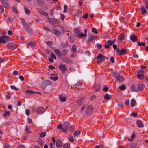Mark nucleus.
<instances>
[{"label": "nucleus", "mask_w": 148, "mask_h": 148, "mask_svg": "<svg viewBox=\"0 0 148 148\" xmlns=\"http://www.w3.org/2000/svg\"><path fill=\"white\" fill-rule=\"evenodd\" d=\"M10 112L9 111H6L3 114V116L5 117H7L10 115Z\"/></svg>", "instance_id": "obj_34"}, {"label": "nucleus", "mask_w": 148, "mask_h": 148, "mask_svg": "<svg viewBox=\"0 0 148 148\" xmlns=\"http://www.w3.org/2000/svg\"><path fill=\"white\" fill-rule=\"evenodd\" d=\"M23 9L25 13L27 14H29L31 13L30 10L27 8V7L25 6L23 7Z\"/></svg>", "instance_id": "obj_22"}, {"label": "nucleus", "mask_w": 148, "mask_h": 148, "mask_svg": "<svg viewBox=\"0 0 148 148\" xmlns=\"http://www.w3.org/2000/svg\"><path fill=\"white\" fill-rule=\"evenodd\" d=\"M96 47L99 49H100L102 47V45L97 43L96 44Z\"/></svg>", "instance_id": "obj_47"}, {"label": "nucleus", "mask_w": 148, "mask_h": 148, "mask_svg": "<svg viewBox=\"0 0 148 148\" xmlns=\"http://www.w3.org/2000/svg\"><path fill=\"white\" fill-rule=\"evenodd\" d=\"M93 110V107L91 105H89L86 108L85 114L87 115H89L92 113Z\"/></svg>", "instance_id": "obj_2"}, {"label": "nucleus", "mask_w": 148, "mask_h": 148, "mask_svg": "<svg viewBox=\"0 0 148 148\" xmlns=\"http://www.w3.org/2000/svg\"><path fill=\"white\" fill-rule=\"evenodd\" d=\"M72 50L74 53H75L77 51V47L75 45H73L72 48Z\"/></svg>", "instance_id": "obj_37"}, {"label": "nucleus", "mask_w": 148, "mask_h": 148, "mask_svg": "<svg viewBox=\"0 0 148 148\" xmlns=\"http://www.w3.org/2000/svg\"><path fill=\"white\" fill-rule=\"evenodd\" d=\"M141 13L144 14L147 12V11L144 6H142L141 7Z\"/></svg>", "instance_id": "obj_32"}, {"label": "nucleus", "mask_w": 148, "mask_h": 148, "mask_svg": "<svg viewBox=\"0 0 148 148\" xmlns=\"http://www.w3.org/2000/svg\"><path fill=\"white\" fill-rule=\"evenodd\" d=\"M46 51L49 55H50L51 53H52V51L49 49H46Z\"/></svg>", "instance_id": "obj_60"}, {"label": "nucleus", "mask_w": 148, "mask_h": 148, "mask_svg": "<svg viewBox=\"0 0 148 148\" xmlns=\"http://www.w3.org/2000/svg\"><path fill=\"white\" fill-rule=\"evenodd\" d=\"M11 88L12 89H14L15 90H18L19 89L18 88H16L14 86H11Z\"/></svg>", "instance_id": "obj_58"}, {"label": "nucleus", "mask_w": 148, "mask_h": 148, "mask_svg": "<svg viewBox=\"0 0 148 148\" xmlns=\"http://www.w3.org/2000/svg\"><path fill=\"white\" fill-rule=\"evenodd\" d=\"M53 33L58 36H60L61 35V33L60 32L56 29H53L52 31Z\"/></svg>", "instance_id": "obj_14"}, {"label": "nucleus", "mask_w": 148, "mask_h": 148, "mask_svg": "<svg viewBox=\"0 0 148 148\" xmlns=\"http://www.w3.org/2000/svg\"><path fill=\"white\" fill-rule=\"evenodd\" d=\"M52 141L53 142V143L55 144L56 143V140L54 137H53L51 138Z\"/></svg>", "instance_id": "obj_62"}, {"label": "nucleus", "mask_w": 148, "mask_h": 148, "mask_svg": "<svg viewBox=\"0 0 148 148\" xmlns=\"http://www.w3.org/2000/svg\"><path fill=\"white\" fill-rule=\"evenodd\" d=\"M54 51L59 58H60L62 56V55L58 50L55 49Z\"/></svg>", "instance_id": "obj_23"}, {"label": "nucleus", "mask_w": 148, "mask_h": 148, "mask_svg": "<svg viewBox=\"0 0 148 148\" xmlns=\"http://www.w3.org/2000/svg\"><path fill=\"white\" fill-rule=\"evenodd\" d=\"M4 148H10V146H9V144H8L7 143L5 144L4 145Z\"/></svg>", "instance_id": "obj_64"}, {"label": "nucleus", "mask_w": 148, "mask_h": 148, "mask_svg": "<svg viewBox=\"0 0 148 148\" xmlns=\"http://www.w3.org/2000/svg\"><path fill=\"white\" fill-rule=\"evenodd\" d=\"M130 88L132 91H138L137 88L136 87L134 86V85H132V86Z\"/></svg>", "instance_id": "obj_36"}, {"label": "nucleus", "mask_w": 148, "mask_h": 148, "mask_svg": "<svg viewBox=\"0 0 148 148\" xmlns=\"http://www.w3.org/2000/svg\"><path fill=\"white\" fill-rule=\"evenodd\" d=\"M127 51L126 49L123 48H122L120 50L119 52V55H123L126 53Z\"/></svg>", "instance_id": "obj_25"}, {"label": "nucleus", "mask_w": 148, "mask_h": 148, "mask_svg": "<svg viewBox=\"0 0 148 148\" xmlns=\"http://www.w3.org/2000/svg\"><path fill=\"white\" fill-rule=\"evenodd\" d=\"M137 45H138L139 46H145L146 45V44L143 42H138V43Z\"/></svg>", "instance_id": "obj_48"}, {"label": "nucleus", "mask_w": 148, "mask_h": 148, "mask_svg": "<svg viewBox=\"0 0 148 148\" xmlns=\"http://www.w3.org/2000/svg\"><path fill=\"white\" fill-rule=\"evenodd\" d=\"M36 112L38 114H41L45 112V109L42 107H40L37 108Z\"/></svg>", "instance_id": "obj_9"}, {"label": "nucleus", "mask_w": 148, "mask_h": 148, "mask_svg": "<svg viewBox=\"0 0 148 148\" xmlns=\"http://www.w3.org/2000/svg\"><path fill=\"white\" fill-rule=\"evenodd\" d=\"M136 124L138 127L139 128L143 127L144 126L142 121L140 120H137V121Z\"/></svg>", "instance_id": "obj_18"}, {"label": "nucleus", "mask_w": 148, "mask_h": 148, "mask_svg": "<svg viewBox=\"0 0 148 148\" xmlns=\"http://www.w3.org/2000/svg\"><path fill=\"white\" fill-rule=\"evenodd\" d=\"M74 31L75 33L77 34H77H79V33L80 32L79 29L78 28H75L74 29Z\"/></svg>", "instance_id": "obj_41"}, {"label": "nucleus", "mask_w": 148, "mask_h": 148, "mask_svg": "<svg viewBox=\"0 0 148 148\" xmlns=\"http://www.w3.org/2000/svg\"><path fill=\"white\" fill-rule=\"evenodd\" d=\"M7 47L10 49H15L16 48L17 45L15 43L10 42L7 44Z\"/></svg>", "instance_id": "obj_7"}, {"label": "nucleus", "mask_w": 148, "mask_h": 148, "mask_svg": "<svg viewBox=\"0 0 148 148\" xmlns=\"http://www.w3.org/2000/svg\"><path fill=\"white\" fill-rule=\"evenodd\" d=\"M101 88V86L100 85H97L95 86V91H97L99 90Z\"/></svg>", "instance_id": "obj_35"}, {"label": "nucleus", "mask_w": 148, "mask_h": 148, "mask_svg": "<svg viewBox=\"0 0 148 148\" xmlns=\"http://www.w3.org/2000/svg\"><path fill=\"white\" fill-rule=\"evenodd\" d=\"M87 30L86 29H84V34L82 32L80 34H79L77 35V36L78 37H86L87 36Z\"/></svg>", "instance_id": "obj_17"}, {"label": "nucleus", "mask_w": 148, "mask_h": 148, "mask_svg": "<svg viewBox=\"0 0 148 148\" xmlns=\"http://www.w3.org/2000/svg\"><path fill=\"white\" fill-rule=\"evenodd\" d=\"M36 1L39 5H41L42 3L41 0H36Z\"/></svg>", "instance_id": "obj_61"}, {"label": "nucleus", "mask_w": 148, "mask_h": 148, "mask_svg": "<svg viewBox=\"0 0 148 148\" xmlns=\"http://www.w3.org/2000/svg\"><path fill=\"white\" fill-rule=\"evenodd\" d=\"M62 61L66 63H68L69 62V59L65 56H62L59 58Z\"/></svg>", "instance_id": "obj_10"}, {"label": "nucleus", "mask_w": 148, "mask_h": 148, "mask_svg": "<svg viewBox=\"0 0 148 148\" xmlns=\"http://www.w3.org/2000/svg\"><path fill=\"white\" fill-rule=\"evenodd\" d=\"M144 71L142 70H139L137 71V74H144Z\"/></svg>", "instance_id": "obj_51"}, {"label": "nucleus", "mask_w": 148, "mask_h": 148, "mask_svg": "<svg viewBox=\"0 0 148 148\" xmlns=\"http://www.w3.org/2000/svg\"><path fill=\"white\" fill-rule=\"evenodd\" d=\"M136 102V101L135 99H132L131 101V106L133 107L135 106Z\"/></svg>", "instance_id": "obj_28"}, {"label": "nucleus", "mask_w": 148, "mask_h": 148, "mask_svg": "<svg viewBox=\"0 0 148 148\" xmlns=\"http://www.w3.org/2000/svg\"><path fill=\"white\" fill-rule=\"evenodd\" d=\"M63 148H69L70 147V145L68 143H65L63 146Z\"/></svg>", "instance_id": "obj_46"}, {"label": "nucleus", "mask_w": 148, "mask_h": 148, "mask_svg": "<svg viewBox=\"0 0 148 148\" xmlns=\"http://www.w3.org/2000/svg\"><path fill=\"white\" fill-rule=\"evenodd\" d=\"M137 77L140 80H144L145 78L146 77L144 75H137Z\"/></svg>", "instance_id": "obj_24"}, {"label": "nucleus", "mask_w": 148, "mask_h": 148, "mask_svg": "<svg viewBox=\"0 0 148 148\" xmlns=\"http://www.w3.org/2000/svg\"><path fill=\"white\" fill-rule=\"evenodd\" d=\"M96 37L95 36H93L92 35H90L88 36V43L89 44L92 42L94 40V39L95 38L96 39Z\"/></svg>", "instance_id": "obj_8"}, {"label": "nucleus", "mask_w": 148, "mask_h": 148, "mask_svg": "<svg viewBox=\"0 0 148 148\" xmlns=\"http://www.w3.org/2000/svg\"><path fill=\"white\" fill-rule=\"evenodd\" d=\"M38 11L40 14L42 15H44L45 16H47L48 15L47 13L42 9H39Z\"/></svg>", "instance_id": "obj_21"}, {"label": "nucleus", "mask_w": 148, "mask_h": 148, "mask_svg": "<svg viewBox=\"0 0 148 148\" xmlns=\"http://www.w3.org/2000/svg\"><path fill=\"white\" fill-rule=\"evenodd\" d=\"M12 11L15 13L16 14L18 13V10L17 9L16 7L15 6H13L12 8Z\"/></svg>", "instance_id": "obj_43"}, {"label": "nucleus", "mask_w": 148, "mask_h": 148, "mask_svg": "<svg viewBox=\"0 0 148 148\" xmlns=\"http://www.w3.org/2000/svg\"><path fill=\"white\" fill-rule=\"evenodd\" d=\"M80 133L79 131H76L74 133V134L75 136H77Z\"/></svg>", "instance_id": "obj_52"}, {"label": "nucleus", "mask_w": 148, "mask_h": 148, "mask_svg": "<svg viewBox=\"0 0 148 148\" xmlns=\"http://www.w3.org/2000/svg\"><path fill=\"white\" fill-rule=\"evenodd\" d=\"M111 95L106 94L104 96V99L106 100H110L111 98Z\"/></svg>", "instance_id": "obj_29"}, {"label": "nucleus", "mask_w": 148, "mask_h": 148, "mask_svg": "<svg viewBox=\"0 0 148 148\" xmlns=\"http://www.w3.org/2000/svg\"><path fill=\"white\" fill-rule=\"evenodd\" d=\"M49 21L50 22L55 23L58 20L53 18H49Z\"/></svg>", "instance_id": "obj_30"}, {"label": "nucleus", "mask_w": 148, "mask_h": 148, "mask_svg": "<svg viewBox=\"0 0 148 148\" xmlns=\"http://www.w3.org/2000/svg\"><path fill=\"white\" fill-rule=\"evenodd\" d=\"M59 98L60 101L62 102L65 101L66 99V97L63 95L62 94H61L59 95Z\"/></svg>", "instance_id": "obj_19"}, {"label": "nucleus", "mask_w": 148, "mask_h": 148, "mask_svg": "<svg viewBox=\"0 0 148 148\" xmlns=\"http://www.w3.org/2000/svg\"><path fill=\"white\" fill-rule=\"evenodd\" d=\"M62 52L64 54H66L68 52V50L66 49H63L62 51Z\"/></svg>", "instance_id": "obj_59"}, {"label": "nucleus", "mask_w": 148, "mask_h": 148, "mask_svg": "<svg viewBox=\"0 0 148 148\" xmlns=\"http://www.w3.org/2000/svg\"><path fill=\"white\" fill-rule=\"evenodd\" d=\"M137 146V143H133L131 144L129 146V148H136Z\"/></svg>", "instance_id": "obj_31"}, {"label": "nucleus", "mask_w": 148, "mask_h": 148, "mask_svg": "<svg viewBox=\"0 0 148 148\" xmlns=\"http://www.w3.org/2000/svg\"><path fill=\"white\" fill-rule=\"evenodd\" d=\"M21 22L23 25L26 31L30 35H32L33 34L32 30L30 27L29 24H27L25 22V20L23 19H21ZM30 24V23H29Z\"/></svg>", "instance_id": "obj_1"}, {"label": "nucleus", "mask_w": 148, "mask_h": 148, "mask_svg": "<svg viewBox=\"0 0 148 148\" xmlns=\"http://www.w3.org/2000/svg\"><path fill=\"white\" fill-rule=\"evenodd\" d=\"M130 39L132 41L134 42L137 41L138 39L136 36L133 34H131L130 35Z\"/></svg>", "instance_id": "obj_11"}, {"label": "nucleus", "mask_w": 148, "mask_h": 148, "mask_svg": "<svg viewBox=\"0 0 148 148\" xmlns=\"http://www.w3.org/2000/svg\"><path fill=\"white\" fill-rule=\"evenodd\" d=\"M64 10L63 12L64 13H65L67 10V6L66 5H65L64 6Z\"/></svg>", "instance_id": "obj_56"}, {"label": "nucleus", "mask_w": 148, "mask_h": 148, "mask_svg": "<svg viewBox=\"0 0 148 148\" xmlns=\"http://www.w3.org/2000/svg\"><path fill=\"white\" fill-rule=\"evenodd\" d=\"M68 139L71 142H73L74 141V138L72 136H70L69 137Z\"/></svg>", "instance_id": "obj_49"}, {"label": "nucleus", "mask_w": 148, "mask_h": 148, "mask_svg": "<svg viewBox=\"0 0 148 148\" xmlns=\"http://www.w3.org/2000/svg\"><path fill=\"white\" fill-rule=\"evenodd\" d=\"M71 125L67 121H65L64 123V130L63 132H66L71 127Z\"/></svg>", "instance_id": "obj_6"}, {"label": "nucleus", "mask_w": 148, "mask_h": 148, "mask_svg": "<svg viewBox=\"0 0 148 148\" xmlns=\"http://www.w3.org/2000/svg\"><path fill=\"white\" fill-rule=\"evenodd\" d=\"M52 82L49 80H45L43 82L42 84V89H45L48 86L51 85Z\"/></svg>", "instance_id": "obj_3"}, {"label": "nucleus", "mask_w": 148, "mask_h": 148, "mask_svg": "<svg viewBox=\"0 0 148 148\" xmlns=\"http://www.w3.org/2000/svg\"><path fill=\"white\" fill-rule=\"evenodd\" d=\"M25 131L27 132L28 133L31 132V131L26 126L25 129Z\"/></svg>", "instance_id": "obj_54"}, {"label": "nucleus", "mask_w": 148, "mask_h": 148, "mask_svg": "<svg viewBox=\"0 0 148 148\" xmlns=\"http://www.w3.org/2000/svg\"><path fill=\"white\" fill-rule=\"evenodd\" d=\"M95 58L97 59H99L102 62L105 59V57L103 55L99 54L98 55L97 57Z\"/></svg>", "instance_id": "obj_12"}, {"label": "nucleus", "mask_w": 148, "mask_h": 148, "mask_svg": "<svg viewBox=\"0 0 148 148\" xmlns=\"http://www.w3.org/2000/svg\"><path fill=\"white\" fill-rule=\"evenodd\" d=\"M63 145V143L61 140L58 139L56 141V147L59 148L61 147Z\"/></svg>", "instance_id": "obj_15"}, {"label": "nucleus", "mask_w": 148, "mask_h": 148, "mask_svg": "<svg viewBox=\"0 0 148 148\" xmlns=\"http://www.w3.org/2000/svg\"><path fill=\"white\" fill-rule=\"evenodd\" d=\"M46 135V133L45 132H41L40 134V137L42 138L45 137Z\"/></svg>", "instance_id": "obj_45"}, {"label": "nucleus", "mask_w": 148, "mask_h": 148, "mask_svg": "<svg viewBox=\"0 0 148 148\" xmlns=\"http://www.w3.org/2000/svg\"><path fill=\"white\" fill-rule=\"evenodd\" d=\"M10 38L8 36H5L0 38V43H5L9 41Z\"/></svg>", "instance_id": "obj_4"}, {"label": "nucleus", "mask_w": 148, "mask_h": 148, "mask_svg": "<svg viewBox=\"0 0 148 148\" xmlns=\"http://www.w3.org/2000/svg\"><path fill=\"white\" fill-rule=\"evenodd\" d=\"M113 76L116 79L117 81L119 83L123 81L124 80V77L120 75H113Z\"/></svg>", "instance_id": "obj_5"}, {"label": "nucleus", "mask_w": 148, "mask_h": 148, "mask_svg": "<svg viewBox=\"0 0 148 148\" xmlns=\"http://www.w3.org/2000/svg\"><path fill=\"white\" fill-rule=\"evenodd\" d=\"M119 88L121 90H124L126 89L125 86L123 85H121L119 86Z\"/></svg>", "instance_id": "obj_40"}, {"label": "nucleus", "mask_w": 148, "mask_h": 148, "mask_svg": "<svg viewBox=\"0 0 148 148\" xmlns=\"http://www.w3.org/2000/svg\"><path fill=\"white\" fill-rule=\"evenodd\" d=\"M60 70L62 71L63 73L66 71L67 69L66 68L64 65L61 64L59 67Z\"/></svg>", "instance_id": "obj_16"}, {"label": "nucleus", "mask_w": 148, "mask_h": 148, "mask_svg": "<svg viewBox=\"0 0 148 148\" xmlns=\"http://www.w3.org/2000/svg\"><path fill=\"white\" fill-rule=\"evenodd\" d=\"M26 92L28 93H37L34 91H33L30 90H28L26 91Z\"/></svg>", "instance_id": "obj_50"}, {"label": "nucleus", "mask_w": 148, "mask_h": 148, "mask_svg": "<svg viewBox=\"0 0 148 148\" xmlns=\"http://www.w3.org/2000/svg\"><path fill=\"white\" fill-rule=\"evenodd\" d=\"M143 1L145 4V5L146 8L148 9V0H143Z\"/></svg>", "instance_id": "obj_38"}, {"label": "nucleus", "mask_w": 148, "mask_h": 148, "mask_svg": "<svg viewBox=\"0 0 148 148\" xmlns=\"http://www.w3.org/2000/svg\"><path fill=\"white\" fill-rule=\"evenodd\" d=\"M110 60L111 62L112 63H114V58L113 57L111 56L110 58Z\"/></svg>", "instance_id": "obj_63"}, {"label": "nucleus", "mask_w": 148, "mask_h": 148, "mask_svg": "<svg viewBox=\"0 0 148 148\" xmlns=\"http://www.w3.org/2000/svg\"><path fill=\"white\" fill-rule=\"evenodd\" d=\"M38 143L40 145H42L44 144V141L42 139H40L38 141Z\"/></svg>", "instance_id": "obj_39"}, {"label": "nucleus", "mask_w": 148, "mask_h": 148, "mask_svg": "<svg viewBox=\"0 0 148 148\" xmlns=\"http://www.w3.org/2000/svg\"><path fill=\"white\" fill-rule=\"evenodd\" d=\"M50 55H51V56L53 58H54V59H56V55L53 52L51 53Z\"/></svg>", "instance_id": "obj_55"}, {"label": "nucleus", "mask_w": 148, "mask_h": 148, "mask_svg": "<svg viewBox=\"0 0 148 148\" xmlns=\"http://www.w3.org/2000/svg\"><path fill=\"white\" fill-rule=\"evenodd\" d=\"M138 87V90L140 91H142L144 89V86L143 85L139 83H138L137 84Z\"/></svg>", "instance_id": "obj_20"}, {"label": "nucleus", "mask_w": 148, "mask_h": 148, "mask_svg": "<svg viewBox=\"0 0 148 148\" xmlns=\"http://www.w3.org/2000/svg\"><path fill=\"white\" fill-rule=\"evenodd\" d=\"M92 32L95 34H97L98 32L97 29L95 28H93L92 29Z\"/></svg>", "instance_id": "obj_57"}, {"label": "nucleus", "mask_w": 148, "mask_h": 148, "mask_svg": "<svg viewBox=\"0 0 148 148\" xmlns=\"http://www.w3.org/2000/svg\"><path fill=\"white\" fill-rule=\"evenodd\" d=\"M49 78L53 80L54 81H56L58 80V78L57 77H49Z\"/></svg>", "instance_id": "obj_44"}, {"label": "nucleus", "mask_w": 148, "mask_h": 148, "mask_svg": "<svg viewBox=\"0 0 148 148\" xmlns=\"http://www.w3.org/2000/svg\"><path fill=\"white\" fill-rule=\"evenodd\" d=\"M0 1L4 5H5L7 6L9 5V4L7 2L6 0H0Z\"/></svg>", "instance_id": "obj_33"}, {"label": "nucleus", "mask_w": 148, "mask_h": 148, "mask_svg": "<svg viewBox=\"0 0 148 148\" xmlns=\"http://www.w3.org/2000/svg\"><path fill=\"white\" fill-rule=\"evenodd\" d=\"M36 45L35 42H30L28 43L27 44V46H29L30 47L33 48Z\"/></svg>", "instance_id": "obj_27"}, {"label": "nucleus", "mask_w": 148, "mask_h": 148, "mask_svg": "<svg viewBox=\"0 0 148 148\" xmlns=\"http://www.w3.org/2000/svg\"><path fill=\"white\" fill-rule=\"evenodd\" d=\"M112 45V41L111 40H108L107 41L106 44L104 45V47L105 49H109L110 46Z\"/></svg>", "instance_id": "obj_13"}, {"label": "nucleus", "mask_w": 148, "mask_h": 148, "mask_svg": "<svg viewBox=\"0 0 148 148\" xmlns=\"http://www.w3.org/2000/svg\"><path fill=\"white\" fill-rule=\"evenodd\" d=\"M57 128L58 129H62L63 132V130H64V128L63 127L62 125L61 124H60L58 125V126L57 127Z\"/></svg>", "instance_id": "obj_42"}, {"label": "nucleus", "mask_w": 148, "mask_h": 148, "mask_svg": "<svg viewBox=\"0 0 148 148\" xmlns=\"http://www.w3.org/2000/svg\"><path fill=\"white\" fill-rule=\"evenodd\" d=\"M124 38V34L123 33H121L119 36L118 39L119 41H122Z\"/></svg>", "instance_id": "obj_26"}, {"label": "nucleus", "mask_w": 148, "mask_h": 148, "mask_svg": "<svg viewBox=\"0 0 148 148\" xmlns=\"http://www.w3.org/2000/svg\"><path fill=\"white\" fill-rule=\"evenodd\" d=\"M118 106L120 108H122L123 107L124 105L123 103L122 102H120L118 104Z\"/></svg>", "instance_id": "obj_53"}]
</instances>
